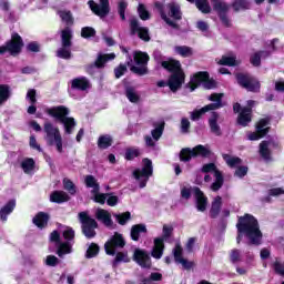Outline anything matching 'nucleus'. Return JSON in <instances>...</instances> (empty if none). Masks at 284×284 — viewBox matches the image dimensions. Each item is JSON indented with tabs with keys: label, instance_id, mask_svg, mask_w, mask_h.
Returning a JSON list of instances; mask_svg holds the SVG:
<instances>
[{
	"label": "nucleus",
	"instance_id": "f257e3e1",
	"mask_svg": "<svg viewBox=\"0 0 284 284\" xmlns=\"http://www.w3.org/2000/svg\"><path fill=\"white\" fill-rule=\"evenodd\" d=\"M239 235L237 243H241V239L246 236L252 245H260L261 239H263V234L258 229V222L254 216L246 214L243 217L239 219V223L236 224Z\"/></svg>",
	"mask_w": 284,
	"mask_h": 284
},
{
	"label": "nucleus",
	"instance_id": "f03ea898",
	"mask_svg": "<svg viewBox=\"0 0 284 284\" xmlns=\"http://www.w3.org/2000/svg\"><path fill=\"white\" fill-rule=\"evenodd\" d=\"M162 67L164 70L172 72L166 85H169L172 92H176V90H179V88H181L185 81V73H183V70H181V62L176 60H169L162 62Z\"/></svg>",
	"mask_w": 284,
	"mask_h": 284
},
{
	"label": "nucleus",
	"instance_id": "7ed1b4c3",
	"mask_svg": "<svg viewBox=\"0 0 284 284\" xmlns=\"http://www.w3.org/2000/svg\"><path fill=\"white\" fill-rule=\"evenodd\" d=\"M49 116L57 119L64 126L65 134H72L74 128H77V121L74 118L68 116L70 114V109L64 105L53 106L45 110Z\"/></svg>",
	"mask_w": 284,
	"mask_h": 284
},
{
	"label": "nucleus",
	"instance_id": "20e7f679",
	"mask_svg": "<svg viewBox=\"0 0 284 284\" xmlns=\"http://www.w3.org/2000/svg\"><path fill=\"white\" fill-rule=\"evenodd\" d=\"M155 8H158L160 17L166 26L176 28V21H181L182 19L181 7L178 3L171 2L163 7V4L156 2Z\"/></svg>",
	"mask_w": 284,
	"mask_h": 284
},
{
	"label": "nucleus",
	"instance_id": "39448f33",
	"mask_svg": "<svg viewBox=\"0 0 284 284\" xmlns=\"http://www.w3.org/2000/svg\"><path fill=\"white\" fill-rule=\"evenodd\" d=\"M133 60L134 61L129 57L126 62L131 72H134V74H139L140 77L148 74V62L150 61V55L145 52L134 51Z\"/></svg>",
	"mask_w": 284,
	"mask_h": 284
},
{
	"label": "nucleus",
	"instance_id": "423d86ee",
	"mask_svg": "<svg viewBox=\"0 0 284 284\" xmlns=\"http://www.w3.org/2000/svg\"><path fill=\"white\" fill-rule=\"evenodd\" d=\"M44 141L48 145H54L58 152H63V138L61 136V131L59 128L54 126L50 122L44 123Z\"/></svg>",
	"mask_w": 284,
	"mask_h": 284
},
{
	"label": "nucleus",
	"instance_id": "0eeeda50",
	"mask_svg": "<svg viewBox=\"0 0 284 284\" xmlns=\"http://www.w3.org/2000/svg\"><path fill=\"white\" fill-rule=\"evenodd\" d=\"M192 192L195 196V203H196V210L197 212H205L207 210V196H205V193L201 191L199 187H193L192 186H183L181 189V196L182 199H190L192 196Z\"/></svg>",
	"mask_w": 284,
	"mask_h": 284
},
{
	"label": "nucleus",
	"instance_id": "6e6552de",
	"mask_svg": "<svg viewBox=\"0 0 284 284\" xmlns=\"http://www.w3.org/2000/svg\"><path fill=\"white\" fill-rule=\"evenodd\" d=\"M172 232H174V227L169 224H164L162 229V236L154 239V246L151 252V256L153 258H161L163 256V250H165V241L172 236Z\"/></svg>",
	"mask_w": 284,
	"mask_h": 284
},
{
	"label": "nucleus",
	"instance_id": "1a4fd4ad",
	"mask_svg": "<svg viewBox=\"0 0 284 284\" xmlns=\"http://www.w3.org/2000/svg\"><path fill=\"white\" fill-rule=\"evenodd\" d=\"M223 93H213L209 97V101H213V103L203 106L200 110H195L191 112V121H199L205 112H212V110H219V108H223Z\"/></svg>",
	"mask_w": 284,
	"mask_h": 284
},
{
	"label": "nucleus",
	"instance_id": "9d476101",
	"mask_svg": "<svg viewBox=\"0 0 284 284\" xmlns=\"http://www.w3.org/2000/svg\"><path fill=\"white\" fill-rule=\"evenodd\" d=\"M153 172L152 160L143 159L142 160V169H138L133 171V176L140 183V187H145L148 185V181Z\"/></svg>",
	"mask_w": 284,
	"mask_h": 284
},
{
	"label": "nucleus",
	"instance_id": "9b49d317",
	"mask_svg": "<svg viewBox=\"0 0 284 284\" xmlns=\"http://www.w3.org/2000/svg\"><path fill=\"white\" fill-rule=\"evenodd\" d=\"M212 154L210 146L205 145H196L193 149H183L180 153L181 161H191L192 159H196V156L207 158Z\"/></svg>",
	"mask_w": 284,
	"mask_h": 284
},
{
	"label": "nucleus",
	"instance_id": "f8f14e48",
	"mask_svg": "<svg viewBox=\"0 0 284 284\" xmlns=\"http://www.w3.org/2000/svg\"><path fill=\"white\" fill-rule=\"evenodd\" d=\"M79 220L82 224V232L84 236H87V239H94V236H97V232L94 230L99 227L97 220L90 217L88 212L79 213Z\"/></svg>",
	"mask_w": 284,
	"mask_h": 284
},
{
	"label": "nucleus",
	"instance_id": "ddd939ff",
	"mask_svg": "<svg viewBox=\"0 0 284 284\" xmlns=\"http://www.w3.org/2000/svg\"><path fill=\"white\" fill-rule=\"evenodd\" d=\"M62 39V48L57 51V57L60 59H71L72 52L70 48L72 47V30L70 28H65L61 32Z\"/></svg>",
	"mask_w": 284,
	"mask_h": 284
},
{
	"label": "nucleus",
	"instance_id": "4468645a",
	"mask_svg": "<svg viewBox=\"0 0 284 284\" xmlns=\"http://www.w3.org/2000/svg\"><path fill=\"white\" fill-rule=\"evenodd\" d=\"M62 235L64 237L65 241L68 242H62L60 243L59 247H58V256H60V258H63V256H65V254H72V240L74 239V230H72V227L70 226H65L64 230L62 231Z\"/></svg>",
	"mask_w": 284,
	"mask_h": 284
},
{
	"label": "nucleus",
	"instance_id": "2eb2a0df",
	"mask_svg": "<svg viewBox=\"0 0 284 284\" xmlns=\"http://www.w3.org/2000/svg\"><path fill=\"white\" fill-rule=\"evenodd\" d=\"M84 183L85 186L91 190L93 201L103 205L105 203V195L104 193L99 192V190H101V186H99L97 178L93 175H87L84 178Z\"/></svg>",
	"mask_w": 284,
	"mask_h": 284
},
{
	"label": "nucleus",
	"instance_id": "dca6fc26",
	"mask_svg": "<svg viewBox=\"0 0 284 284\" xmlns=\"http://www.w3.org/2000/svg\"><path fill=\"white\" fill-rule=\"evenodd\" d=\"M125 247V239L120 233H114L113 236L104 244V250L109 256H114L119 250Z\"/></svg>",
	"mask_w": 284,
	"mask_h": 284
},
{
	"label": "nucleus",
	"instance_id": "f3484780",
	"mask_svg": "<svg viewBox=\"0 0 284 284\" xmlns=\"http://www.w3.org/2000/svg\"><path fill=\"white\" fill-rule=\"evenodd\" d=\"M256 102H254V100H250L247 102V105L248 108H241V105L239 103H235L233 105V110L235 113H239V118H237V123L239 125H243L245 128V125H247L248 123L252 122V109L253 105L255 104Z\"/></svg>",
	"mask_w": 284,
	"mask_h": 284
},
{
	"label": "nucleus",
	"instance_id": "a211bd4d",
	"mask_svg": "<svg viewBox=\"0 0 284 284\" xmlns=\"http://www.w3.org/2000/svg\"><path fill=\"white\" fill-rule=\"evenodd\" d=\"M22 48L23 40H21V36L14 33L6 45L0 47V54H6V52H9L11 57H17V54L21 52Z\"/></svg>",
	"mask_w": 284,
	"mask_h": 284
},
{
	"label": "nucleus",
	"instance_id": "6ab92c4d",
	"mask_svg": "<svg viewBox=\"0 0 284 284\" xmlns=\"http://www.w3.org/2000/svg\"><path fill=\"white\" fill-rule=\"evenodd\" d=\"M199 85H203L205 90H212L216 88V82L210 79V74L207 72H199L191 79V90L199 88Z\"/></svg>",
	"mask_w": 284,
	"mask_h": 284
},
{
	"label": "nucleus",
	"instance_id": "aec40b11",
	"mask_svg": "<svg viewBox=\"0 0 284 284\" xmlns=\"http://www.w3.org/2000/svg\"><path fill=\"white\" fill-rule=\"evenodd\" d=\"M237 82L242 85V88H245V90H248V92H257V90L261 88V84L256 79L245 75L243 73H239L236 75Z\"/></svg>",
	"mask_w": 284,
	"mask_h": 284
},
{
	"label": "nucleus",
	"instance_id": "412c9836",
	"mask_svg": "<svg viewBox=\"0 0 284 284\" xmlns=\"http://www.w3.org/2000/svg\"><path fill=\"white\" fill-rule=\"evenodd\" d=\"M270 124V121L266 119H262L258 121L256 125V132L248 133L247 139L248 141H258L260 139H263L265 134H267L270 128L267 126Z\"/></svg>",
	"mask_w": 284,
	"mask_h": 284
},
{
	"label": "nucleus",
	"instance_id": "4be33fe9",
	"mask_svg": "<svg viewBox=\"0 0 284 284\" xmlns=\"http://www.w3.org/2000/svg\"><path fill=\"white\" fill-rule=\"evenodd\" d=\"M89 8H91L92 12L98 17H108L110 13V1L109 0H100V3L97 4L93 0L89 1Z\"/></svg>",
	"mask_w": 284,
	"mask_h": 284
},
{
	"label": "nucleus",
	"instance_id": "5701e85b",
	"mask_svg": "<svg viewBox=\"0 0 284 284\" xmlns=\"http://www.w3.org/2000/svg\"><path fill=\"white\" fill-rule=\"evenodd\" d=\"M133 261L140 265V267H152V260L150 258V254L146 251L141 248H135L133 253Z\"/></svg>",
	"mask_w": 284,
	"mask_h": 284
},
{
	"label": "nucleus",
	"instance_id": "b1692460",
	"mask_svg": "<svg viewBox=\"0 0 284 284\" xmlns=\"http://www.w3.org/2000/svg\"><path fill=\"white\" fill-rule=\"evenodd\" d=\"M165 128V123L161 122L159 125L155 126L154 130L151 131V135H146L145 139V144L149 148H154V145L156 144V141H159V139H161V136H163V130Z\"/></svg>",
	"mask_w": 284,
	"mask_h": 284
},
{
	"label": "nucleus",
	"instance_id": "393cba45",
	"mask_svg": "<svg viewBox=\"0 0 284 284\" xmlns=\"http://www.w3.org/2000/svg\"><path fill=\"white\" fill-rule=\"evenodd\" d=\"M211 2L213 3L214 10L220 14L223 24L230 26V21L227 20V17H225L230 10V6H227L224 0H211Z\"/></svg>",
	"mask_w": 284,
	"mask_h": 284
},
{
	"label": "nucleus",
	"instance_id": "a878e982",
	"mask_svg": "<svg viewBox=\"0 0 284 284\" xmlns=\"http://www.w3.org/2000/svg\"><path fill=\"white\" fill-rule=\"evenodd\" d=\"M173 256L175 263H180L184 270H192L194 267V262L183 258V247L180 244H176L173 248Z\"/></svg>",
	"mask_w": 284,
	"mask_h": 284
},
{
	"label": "nucleus",
	"instance_id": "bb28decb",
	"mask_svg": "<svg viewBox=\"0 0 284 284\" xmlns=\"http://www.w3.org/2000/svg\"><path fill=\"white\" fill-rule=\"evenodd\" d=\"M130 26L132 34H138L142 41H150V33L148 32V28L139 26V20L135 18L131 19Z\"/></svg>",
	"mask_w": 284,
	"mask_h": 284
},
{
	"label": "nucleus",
	"instance_id": "cd10ccee",
	"mask_svg": "<svg viewBox=\"0 0 284 284\" xmlns=\"http://www.w3.org/2000/svg\"><path fill=\"white\" fill-rule=\"evenodd\" d=\"M71 88L73 90H81L82 92H85V90H90V80L85 77L75 78L71 82Z\"/></svg>",
	"mask_w": 284,
	"mask_h": 284
},
{
	"label": "nucleus",
	"instance_id": "c85d7f7f",
	"mask_svg": "<svg viewBox=\"0 0 284 284\" xmlns=\"http://www.w3.org/2000/svg\"><path fill=\"white\" fill-rule=\"evenodd\" d=\"M21 170L24 174H34V170H37V162L32 158H24L20 162Z\"/></svg>",
	"mask_w": 284,
	"mask_h": 284
},
{
	"label": "nucleus",
	"instance_id": "c756f323",
	"mask_svg": "<svg viewBox=\"0 0 284 284\" xmlns=\"http://www.w3.org/2000/svg\"><path fill=\"white\" fill-rule=\"evenodd\" d=\"M14 207H17V202L14 200L9 201L2 206L0 210V220L3 222L8 221V216L14 212Z\"/></svg>",
	"mask_w": 284,
	"mask_h": 284
},
{
	"label": "nucleus",
	"instance_id": "7c9ffc66",
	"mask_svg": "<svg viewBox=\"0 0 284 284\" xmlns=\"http://www.w3.org/2000/svg\"><path fill=\"white\" fill-rule=\"evenodd\" d=\"M95 219H98V221L103 222V224L106 227L112 226V215H110V212H108L106 210L99 209L95 212Z\"/></svg>",
	"mask_w": 284,
	"mask_h": 284
},
{
	"label": "nucleus",
	"instance_id": "2f4dec72",
	"mask_svg": "<svg viewBox=\"0 0 284 284\" xmlns=\"http://www.w3.org/2000/svg\"><path fill=\"white\" fill-rule=\"evenodd\" d=\"M209 125L211 128V132L215 134V136H221V126H219V113H211V116L209 119Z\"/></svg>",
	"mask_w": 284,
	"mask_h": 284
},
{
	"label": "nucleus",
	"instance_id": "473e14b6",
	"mask_svg": "<svg viewBox=\"0 0 284 284\" xmlns=\"http://www.w3.org/2000/svg\"><path fill=\"white\" fill-rule=\"evenodd\" d=\"M51 203H65L70 201V195L63 191H54L50 195Z\"/></svg>",
	"mask_w": 284,
	"mask_h": 284
},
{
	"label": "nucleus",
	"instance_id": "72a5a7b5",
	"mask_svg": "<svg viewBox=\"0 0 284 284\" xmlns=\"http://www.w3.org/2000/svg\"><path fill=\"white\" fill-rule=\"evenodd\" d=\"M27 101L31 103L28 108V114H34V112H37V106H34V103H37V91L34 89L28 91Z\"/></svg>",
	"mask_w": 284,
	"mask_h": 284
},
{
	"label": "nucleus",
	"instance_id": "f704fd0d",
	"mask_svg": "<svg viewBox=\"0 0 284 284\" xmlns=\"http://www.w3.org/2000/svg\"><path fill=\"white\" fill-rule=\"evenodd\" d=\"M148 227L144 224H136L131 227V239L132 241H139L141 234H145Z\"/></svg>",
	"mask_w": 284,
	"mask_h": 284
},
{
	"label": "nucleus",
	"instance_id": "c9c22d12",
	"mask_svg": "<svg viewBox=\"0 0 284 284\" xmlns=\"http://www.w3.org/2000/svg\"><path fill=\"white\" fill-rule=\"evenodd\" d=\"M49 219L48 214L40 212L33 217V223L37 227L41 229L48 225Z\"/></svg>",
	"mask_w": 284,
	"mask_h": 284
},
{
	"label": "nucleus",
	"instance_id": "e433bc0d",
	"mask_svg": "<svg viewBox=\"0 0 284 284\" xmlns=\"http://www.w3.org/2000/svg\"><path fill=\"white\" fill-rule=\"evenodd\" d=\"M215 181L211 184V190L212 192H219L221 190V187H223V174L221 173V171H215Z\"/></svg>",
	"mask_w": 284,
	"mask_h": 284
},
{
	"label": "nucleus",
	"instance_id": "4c0bfd02",
	"mask_svg": "<svg viewBox=\"0 0 284 284\" xmlns=\"http://www.w3.org/2000/svg\"><path fill=\"white\" fill-rule=\"evenodd\" d=\"M223 205V199L221 196L214 197L211 206V216H219L221 212V206Z\"/></svg>",
	"mask_w": 284,
	"mask_h": 284
},
{
	"label": "nucleus",
	"instance_id": "58836bf2",
	"mask_svg": "<svg viewBox=\"0 0 284 284\" xmlns=\"http://www.w3.org/2000/svg\"><path fill=\"white\" fill-rule=\"evenodd\" d=\"M266 57H270V52H267V51H260V52L254 53L251 57L252 65H255V67L261 65V59H266Z\"/></svg>",
	"mask_w": 284,
	"mask_h": 284
},
{
	"label": "nucleus",
	"instance_id": "ea45409f",
	"mask_svg": "<svg viewBox=\"0 0 284 284\" xmlns=\"http://www.w3.org/2000/svg\"><path fill=\"white\" fill-rule=\"evenodd\" d=\"M220 65H239V61L234 54L224 55L217 61Z\"/></svg>",
	"mask_w": 284,
	"mask_h": 284
},
{
	"label": "nucleus",
	"instance_id": "a19ab883",
	"mask_svg": "<svg viewBox=\"0 0 284 284\" xmlns=\"http://www.w3.org/2000/svg\"><path fill=\"white\" fill-rule=\"evenodd\" d=\"M112 145V136L110 135H102L98 140V148L101 150H108Z\"/></svg>",
	"mask_w": 284,
	"mask_h": 284
},
{
	"label": "nucleus",
	"instance_id": "79ce46f5",
	"mask_svg": "<svg viewBox=\"0 0 284 284\" xmlns=\"http://www.w3.org/2000/svg\"><path fill=\"white\" fill-rule=\"evenodd\" d=\"M250 0H235L233 2V8L236 12H239L240 10H250Z\"/></svg>",
	"mask_w": 284,
	"mask_h": 284
},
{
	"label": "nucleus",
	"instance_id": "37998d69",
	"mask_svg": "<svg viewBox=\"0 0 284 284\" xmlns=\"http://www.w3.org/2000/svg\"><path fill=\"white\" fill-rule=\"evenodd\" d=\"M116 55L114 53L111 54H100L95 61L97 68H103L106 61H112Z\"/></svg>",
	"mask_w": 284,
	"mask_h": 284
},
{
	"label": "nucleus",
	"instance_id": "c03bdc74",
	"mask_svg": "<svg viewBox=\"0 0 284 284\" xmlns=\"http://www.w3.org/2000/svg\"><path fill=\"white\" fill-rule=\"evenodd\" d=\"M272 142H266V141H263L261 144H260V154L262 158L265 159V161H270V145H271Z\"/></svg>",
	"mask_w": 284,
	"mask_h": 284
},
{
	"label": "nucleus",
	"instance_id": "a18cd8bd",
	"mask_svg": "<svg viewBox=\"0 0 284 284\" xmlns=\"http://www.w3.org/2000/svg\"><path fill=\"white\" fill-rule=\"evenodd\" d=\"M195 6L200 10V12H203L204 14L210 13V11L212 10L207 0H195Z\"/></svg>",
	"mask_w": 284,
	"mask_h": 284
},
{
	"label": "nucleus",
	"instance_id": "49530a36",
	"mask_svg": "<svg viewBox=\"0 0 284 284\" xmlns=\"http://www.w3.org/2000/svg\"><path fill=\"white\" fill-rule=\"evenodd\" d=\"M224 161L227 163L229 168H239L241 165V159L234 158L229 154L223 155Z\"/></svg>",
	"mask_w": 284,
	"mask_h": 284
},
{
	"label": "nucleus",
	"instance_id": "de8ad7c7",
	"mask_svg": "<svg viewBox=\"0 0 284 284\" xmlns=\"http://www.w3.org/2000/svg\"><path fill=\"white\" fill-rule=\"evenodd\" d=\"M8 99H10V87L0 84V103H6Z\"/></svg>",
	"mask_w": 284,
	"mask_h": 284
},
{
	"label": "nucleus",
	"instance_id": "09e8293b",
	"mask_svg": "<svg viewBox=\"0 0 284 284\" xmlns=\"http://www.w3.org/2000/svg\"><path fill=\"white\" fill-rule=\"evenodd\" d=\"M126 98L131 103H139V93H136V90H134L132 87L126 88Z\"/></svg>",
	"mask_w": 284,
	"mask_h": 284
},
{
	"label": "nucleus",
	"instance_id": "8fccbe9b",
	"mask_svg": "<svg viewBox=\"0 0 284 284\" xmlns=\"http://www.w3.org/2000/svg\"><path fill=\"white\" fill-rule=\"evenodd\" d=\"M176 54H180V57H192L193 51L190 47H175Z\"/></svg>",
	"mask_w": 284,
	"mask_h": 284
},
{
	"label": "nucleus",
	"instance_id": "3c124183",
	"mask_svg": "<svg viewBox=\"0 0 284 284\" xmlns=\"http://www.w3.org/2000/svg\"><path fill=\"white\" fill-rule=\"evenodd\" d=\"M114 217L120 225H125V223H128V221L131 219V214L130 212H125L121 214H115Z\"/></svg>",
	"mask_w": 284,
	"mask_h": 284
},
{
	"label": "nucleus",
	"instance_id": "603ef678",
	"mask_svg": "<svg viewBox=\"0 0 284 284\" xmlns=\"http://www.w3.org/2000/svg\"><path fill=\"white\" fill-rule=\"evenodd\" d=\"M59 16L67 23V26H72V13L70 11H59Z\"/></svg>",
	"mask_w": 284,
	"mask_h": 284
},
{
	"label": "nucleus",
	"instance_id": "864d4df0",
	"mask_svg": "<svg viewBox=\"0 0 284 284\" xmlns=\"http://www.w3.org/2000/svg\"><path fill=\"white\" fill-rule=\"evenodd\" d=\"M94 34H97L94 28L84 27L81 30V37H83V39H90V37H94Z\"/></svg>",
	"mask_w": 284,
	"mask_h": 284
},
{
	"label": "nucleus",
	"instance_id": "5fc2aeb1",
	"mask_svg": "<svg viewBox=\"0 0 284 284\" xmlns=\"http://www.w3.org/2000/svg\"><path fill=\"white\" fill-rule=\"evenodd\" d=\"M64 190L71 194H77V186H74V183L68 179L63 180Z\"/></svg>",
	"mask_w": 284,
	"mask_h": 284
},
{
	"label": "nucleus",
	"instance_id": "6e6d98bb",
	"mask_svg": "<svg viewBox=\"0 0 284 284\" xmlns=\"http://www.w3.org/2000/svg\"><path fill=\"white\" fill-rule=\"evenodd\" d=\"M99 254V245L91 244L87 250V258H94Z\"/></svg>",
	"mask_w": 284,
	"mask_h": 284
},
{
	"label": "nucleus",
	"instance_id": "4d7b16f0",
	"mask_svg": "<svg viewBox=\"0 0 284 284\" xmlns=\"http://www.w3.org/2000/svg\"><path fill=\"white\" fill-rule=\"evenodd\" d=\"M273 268L276 274L284 276V262H281L278 258L273 263Z\"/></svg>",
	"mask_w": 284,
	"mask_h": 284
},
{
	"label": "nucleus",
	"instance_id": "13d9d810",
	"mask_svg": "<svg viewBox=\"0 0 284 284\" xmlns=\"http://www.w3.org/2000/svg\"><path fill=\"white\" fill-rule=\"evenodd\" d=\"M230 261L231 263H241V251L237 248L232 250L230 253Z\"/></svg>",
	"mask_w": 284,
	"mask_h": 284
},
{
	"label": "nucleus",
	"instance_id": "bf43d9fd",
	"mask_svg": "<svg viewBox=\"0 0 284 284\" xmlns=\"http://www.w3.org/2000/svg\"><path fill=\"white\" fill-rule=\"evenodd\" d=\"M141 152H139V149H128L125 152V159L126 161H132L133 159H136Z\"/></svg>",
	"mask_w": 284,
	"mask_h": 284
},
{
	"label": "nucleus",
	"instance_id": "052dcab7",
	"mask_svg": "<svg viewBox=\"0 0 284 284\" xmlns=\"http://www.w3.org/2000/svg\"><path fill=\"white\" fill-rule=\"evenodd\" d=\"M138 12H139L140 19H142V21H148V19H150V12H148V10L145 9V7L143 4H139Z\"/></svg>",
	"mask_w": 284,
	"mask_h": 284
},
{
	"label": "nucleus",
	"instance_id": "680f3d73",
	"mask_svg": "<svg viewBox=\"0 0 284 284\" xmlns=\"http://www.w3.org/2000/svg\"><path fill=\"white\" fill-rule=\"evenodd\" d=\"M114 263H130V257L128 256V253H124V252L116 253Z\"/></svg>",
	"mask_w": 284,
	"mask_h": 284
},
{
	"label": "nucleus",
	"instance_id": "e2e57ef3",
	"mask_svg": "<svg viewBox=\"0 0 284 284\" xmlns=\"http://www.w3.org/2000/svg\"><path fill=\"white\" fill-rule=\"evenodd\" d=\"M202 172H204L205 174H207V172H213L214 176H216V172H219V170L216 169V165L214 163H209L202 166Z\"/></svg>",
	"mask_w": 284,
	"mask_h": 284
},
{
	"label": "nucleus",
	"instance_id": "0e129e2a",
	"mask_svg": "<svg viewBox=\"0 0 284 284\" xmlns=\"http://www.w3.org/2000/svg\"><path fill=\"white\" fill-rule=\"evenodd\" d=\"M45 265H49V267H54L59 265V257L54 255H48L45 258Z\"/></svg>",
	"mask_w": 284,
	"mask_h": 284
},
{
	"label": "nucleus",
	"instance_id": "69168bd1",
	"mask_svg": "<svg viewBox=\"0 0 284 284\" xmlns=\"http://www.w3.org/2000/svg\"><path fill=\"white\" fill-rule=\"evenodd\" d=\"M105 195V201L108 203V205H110L111 207H114V205H116V203H119V197L115 195H110V194H104Z\"/></svg>",
	"mask_w": 284,
	"mask_h": 284
},
{
	"label": "nucleus",
	"instance_id": "338daca9",
	"mask_svg": "<svg viewBox=\"0 0 284 284\" xmlns=\"http://www.w3.org/2000/svg\"><path fill=\"white\" fill-rule=\"evenodd\" d=\"M128 8V2L120 1L119 3V14L122 19V21H125V9Z\"/></svg>",
	"mask_w": 284,
	"mask_h": 284
},
{
	"label": "nucleus",
	"instance_id": "774afa93",
	"mask_svg": "<svg viewBox=\"0 0 284 284\" xmlns=\"http://www.w3.org/2000/svg\"><path fill=\"white\" fill-rule=\"evenodd\" d=\"M162 275L161 273H152L151 280H144L142 284H153L152 281H161Z\"/></svg>",
	"mask_w": 284,
	"mask_h": 284
}]
</instances>
